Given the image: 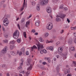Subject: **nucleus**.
Instances as JSON below:
<instances>
[{
    "mask_svg": "<svg viewBox=\"0 0 76 76\" xmlns=\"http://www.w3.org/2000/svg\"><path fill=\"white\" fill-rule=\"evenodd\" d=\"M56 57L57 58H59V55H57L56 56Z\"/></svg>",
    "mask_w": 76,
    "mask_h": 76,
    "instance_id": "nucleus-55",
    "label": "nucleus"
},
{
    "mask_svg": "<svg viewBox=\"0 0 76 76\" xmlns=\"http://www.w3.org/2000/svg\"><path fill=\"white\" fill-rule=\"evenodd\" d=\"M47 3H48V1H47L46 0H43L41 1L40 2V4L42 6H44L46 4H47Z\"/></svg>",
    "mask_w": 76,
    "mask_h": 76,
    "instance_id": "nucleus-4",
    "label": "nucleus"
},
{
    "mask_svg": "<svg viewBox=\"0 0 76 76\" xmlns=\"http://www.w3.org/2000/svg\"><path fill=\"white\" fill-rule=\"evenodd\" d=\"M46 63L45 62H43V65H45Z\"/></svg>",
    "mask_w": 76,
    "mask_h": 76,
    "instance_id": "nucleus-54",
    "label": "nucleus"
},
{
    "mask_svg": "<svg viewBox=\"0 0 76 76\" xmlns=\"http://www.w3.org/2000/svg\"><path fill=\"white\" fill-rule=\"evenodd\" d=\"M39 21H37L35 23V25L36 26H39Z\"/></svg>",
    "mask_w": 76,
    "mask_h": 76,
    "instance_id": "nucleus-9",
    "label": "nucleus"
},
{
    "mask_svg": "<svg viewBox=\"0 0 76 76\" xmlns=\"http://www.w3.org/2000/svg\"><path fill=\"white\" fill-rule=\"evenodd\" d=\"M6 66V64H3L2 65V67H4Z\"/></svg>",
    "mask_w": 76,
    "mask_h": 76,
    "instance_id": "nucleus-52",
    "label": "nucleus"
},
{
    "mask_svg": "<svg viewBox=\"0 0 76 76\" xmlns=\"http://www.w3.org/2000/svg\"><path fill=\"white\" fill-rule=\"evenodd\" d=\"M31 31L33 32V33H35V29H33Z\"/></svg>",
    "mask_w": 76,
    "mask_h": 76,
    "instance_id": "nucleus-44",
    "label": "nucleus"
},
{
    "mask_svg": "<svg viewBox=\"0 0 76 76\" xmlns=\"http://www.w3.org/2000/svg\"><path fill=\"white\" fill-rule=\"evenodd\" d=\"M26 24H27V25H29V23H30V22L29 21H27V22H26Z\"/></svg>",
    "mask_w": 76,
    "mask_h": 76,
    "instance_id": "nucleus-45",
    "label": "nucleus"
},
{
    "mask_svg": "<svg viewBox=\"0 0 76 76\" xmlns=\"http://www.w3.org/2000/svg\"><path fill=\"white\" fill-rule=\"evenodd\" d=\"M19 35V31L17 30H16L15 32L13 33V36L14 38H16V39L18 38Z\"/></svg>",
    "mask_w": 76,
    "mask_h": 76,
    "instance_id": "nucleus-2",
    "label": "nucleus"
},
{
    "mask_svg": "<svg viewBox=\"0 0 76 76\" xmlns=\"http://www.w3.org/2000/svg\"><path fill=\"white\" fill-rule=\"evenodd\" d=\"M21 51L23 53H24L25 51V48L23 47L21 49Z\"/></svg>",
    "mask_w": 76,
    "mask_h": 76,
    "instance_id": "nucleus-29",
    "label": "nucleus"
},
{
    "mask_svg": "<svg viewBox=\"0 0 76 76\" xmlns=\"http://www.w3.org/2000/svg\"><path fill=\"white\" fill-rule=\"evenodd\" d=\"M32 65H31L29 67H28V68L27 69L28 70H31L32 69Z\"/></svg>",
    "mask_w": 76,
    "mask_h": 76,
    "instance_id": "nucleus-13",
    "label": "nucleus"
},
{
    "mask_svg": "<svg viewBox=\"0 0 76 76\" xmlns=\"http://www.w3.org/2000/svg\"><path fill=\"white\" fill-rule=\"evenodd\" d=\"M17 54H19V50H17Z\"/></svg>",
    "mask_w": 76,
    "mask_h": 76,
    "instance_id": "nucleus-58",
    "label": "nucleus"
},
{
    "mask_svg": "<svg viewBox=\"0 0 76 76\" xmlns=\"http://www.w3.org/2000/svg\"><path fill=\"white\" fill-rule=\"evenodd\" d=\"M46 11L48 13H51V8L50 7H47Z\"/></svg>",
    "mask_w": 76,
    "mask_h": 76,
    "instance_id": "nucleus-7",
    "label": "nucleus"
},
{
    "mask_svg": "<svg viewBox=\"0 0 76 76\" xmlns=\"http://www.w3.org/2000/svg\"><path fill=\"white\" fill-rule=\"evenodd\" d=\"M13 48H15V46L14 45H10V50H12L13 49Z\"/></svg>",
    "mask_w": 76,
    "mask_h": 76,
    "instance_id": "nucleus-14",
    "label": "nucleus"
},
{
    "mask_svg": "<svg viewBox=\"0 0 76 76\" xmlns=\"http://www.w3.org/2000/svg\"><path fill=\"white\" fill-rule=\"evenodd\" d=\"M60 44V42H57L56 43V45H58V44Z\"/></svg>",
    "mask_w": 76,
    "mask_h": 76,
    "instance_id": "nucleus-46",
    "label": "nucleus"
},
{
    "mask_svg": "<svg viewBox=\"0 0 76 76\" xmlns=\"http://www.w3.org/2000/svg\"><path fill=\"white\" fill-rule=\"evenodd\" d=\"M25 0H24V3H23V6L25 7Z\"/></svg>",
    "mask_w": 76,
    "mask_h": 76,
    "instance_id": "nucleus-43",
    "label": "nucleus"
},
{
    "mask_svg": "<svg viewBox=\"0 0 76 76\" xmlns=\"http://www.w3.org/2000/svg\"><path fill=\"white\" fill-rule=\"evenodd\" d=\"M43 51L44 53H47V51L45 50H43Z\"/></svg>",
    "mask_w": 76,
    "mask_h": 76,
    "instance_id": "nucleus-42",
    "label": "nucleus"
},
{
    "mask_svg": "<svg viewBox=\"0 0 76 76\" xmlns=\"http://www.w3.org/2000/svg\"><path fill=\"white\" fill-rule=\"evenodd\" d=\"M17 41V42H18L19 43V42H20V39H18Z\"/></svg>",
    "mask_w": 76,
    "mask_h": 76,
    "instance_id": "nucleus-41",
    "label": "nucleus"
},
{
    "mask_svg": "<svg viewBox=\"0 0 76 76\" xmlns=\"http://www.w3.org/2000/svg\"><path fill=\"white\" fill-rule=\"evenodd\" d=\"M11 55H12V56L16 55V53H15V52H14L13 51H11Z\"/></svg>",
    "mask_w": 76,
    "mask_h": 76,
    "instance_id": "nucleus-18",
    "label": "nucleus"
},
{
    "mask_svg": "<svg viewBox=\"0 0 76 76\" xmlns=\"http://www.w3.org/2000/svg\"><path fill=\"white\" fill-rule=\"evenodd\" d=\"M18 69L19 70H21V69H22V67L21 66H20L18 68Z\"/></svg>",
    "mask_w": 76,
    "mask_h": 76,
    "instance_id": "nucleus-33",
    "label": "nucleus"
},
{
    "mask_svg": "<svg viewBox=\"0 0 76 76\" xmlns=\"http://www.w3.org/2000/svg\"><path fill=\"white\" fill-rule=\"evenodd\" d=\"M52 1L53 3H56L58 1V0H52Z\"/></svg>",
    "mask_w": 76,
    "mask_h": 76,
    "instance_id": "nucleus-27",
    "label": "nucleus"
},
{
    "mask_svg": "<svg viewBox=\"0 0 76 76\" xmlns=\"http://www.w3.org/2000/svg\"><path fill=\"white\" fill-rule=\"evenodd\" d=\"M53 28V24L52 23H48L46 26V29L48 30H51Z\"/></svg>",
    "mask_w": 76,
    "mask_h": 76,
    "instance_id": "nucleus-3",
    "label": "nucleus"
},
{
    "mask_svg": "<svg viewBox=\"0 0 76 76\" xmlns=\"http://www.w3.org/2000/svg\"><path fill=\"white\" fill-rule=\"evenodd\" d=\"M24 7H25L23 6L21 8V9L20 10L21 12H22V11H23V10Z\"/></svg>",
    "mask_w": 76,
    "mask_h": 76,
    "instance_id": "nucleus-28",
    "label": "nucleus"
},
{
    "mask_svg": "<svg viewBox=\"0 0 76 76\" xmlns=\"http://www.w3.org/2000/svg\"><path fill=\"white\" fill-rule=\"evenodd\" d=\"M21 62L20 63V65L21 66L23 65V59H21L20 60Z\"/></svg>",
    "mask_w": 76,
    "mask_h": 76,
    "instance_id": "nucleus-12",
    "label": "nucleus"
},
{
    "mask_svg": "<svg viewBox=\"0 0 76 76\" xmlns=\"http://www.w3.org/2000/svg\"><path fill=\"white\" fill-rule=\"evenodd\" d=\"M49 49L51 51H53L54 50V48L52 46H50L49 48Z\"/></svg>",
    "mask_w": 76,
    "mask_h": 76,
    "instance_id": "nucleus-17",
    "label": "nucleus"
},
{
    "mask_svg": "<svg viewBox=\"0 0 76 76\" xmlns=\"http://www.w3.org/2000/svg\"><path fill=\"white\" fill-rule=\"evenodd\" d=\"M31 4L32 6H35V1H33L32 2Z\"/></svg>",
    "mask_w": 76,
    "mask_h": 76,
    "instance_id": "nucleus-26",
    "label": "nucleus"
},
{
    "mask_svg": "<svg viewBox=\"0 0 76 76\" xmlns=\"http://www.w3.org/2000/svg\"><path fill=\"white\" fill-rule=\"evenodd\" d=\"M65 16H66L65 15L62 14L61 16H60V18H61L62 19H64V18H65Z\"/></svg>",
    "mask_w": 76,
    "mask_h": 76,
    "instance_id": "nucleus-10",
    "label": "nucleus"
},
{
    "mask_svg": "<svg viewBox=\"0 0 76 76\" xmlns=\"http://www.w3.org/2000/svg\"><path fill=\"white\" fill-rule=\"evenodd\" d=\"M6 76H10V75L8 73H7L6 74Z\"/></svg>",
    "mask_w": 76,
    "mask_h": 76,
    "instance_id": "nucleus-53",
    "label": "nucleus"
},
{
    "mask_svg": "<svg viewBox=\"0 0 76 76\" xmlns=\"http://www.w3.org/2000/svg\"><path fill=\"white\" fill-rule=\"evenodd\" d=\"M26 73V72L25 71H22V73Z\"/></svg>",
    "mask_w": 76,
    "mask_h": 76,
    "instance_id": "nucleus-56",
    "label": "nucleus"
},
{
    "mask_svg": "<svg viewBox=\"0 0 76 76\" xmlns=\"http://www.w3.org/2000/svg\"><path fill=\"white\" fill-rule=\"evenodd\" d=\"M59 55H60L61 56H64V54L62 53V52H59Z\"/></svg>",
    "mask_w": 76,
    "mask_h": 76,
    "instance_id": "nucleus-19",
    "label": "nucleus"
},
{
    "mask_svg": "<svg viewBox=\"0 0 76 76\" xmlns=\"http://www.w3.org/2000/svg\"><path fill=\"white\" fill-rule=\"evenodd\" d=\"M39 41L40 42H44V40L42 39V38L40 37L39 39Z\"/></svg>",
    "mask_w": 76,
    "mask_h": 76,
    "instance_id": "nucleus-22",
    "label": "nucleus"
},
{
    "mask_svg": "<svg viewBox=\"0 0 76 76\" xmlns=\"http://www.w3.org/2000/svg\"><path fill=\"white\" fill-rule=\"evenodd\" d=\"M15 42L14 40L12 41V42H10V44H15Z\"/></svg>",
    "mask_w": 76,
    "mask_h": 76,
    "instance_id": "nucleus-31",
    "label": "nucleus"
},
{
    "mask_svg": "<svg viewBox=\"0 0 76 76\" xmlns=\"http://www.w3.org/2000/svg\"><path fill=\"white\" fill-rule=\"evenodd\" d=\"M26 75L27 76H28L29 75H30V72L29 71H28V72H26Z\"/></svg>",
    "mask_w": 76,
    "mask_h": 76,
    "instance_id": "nucleus-21",
    "label": "nucleus"
},
{
    "mask_svg": "<svg viewBox=\"0 0 76 76\" xmlns=\"http://www.w3.org/2000/svg\"><path fill=\"white\" fill-rule=\"evenodd\" d=\"M31 51H32L34 49H37V47L35 46V45H34L32 47H31Z\"/></svg>",
    "mask_w": 76,
    "mask_h": 76,
    "instance_id": "nucleus-8",
    "label": "nucleus"
},
{
    "mask_svg": "<svg viewBox=\"0 0 76 76\" xmlns=\"http://www.w3.org/2000/svg\"><path fill=\"white\" fill-rule=\"evenodd\" d=\"M37 9L38 11H39V6L37 5Z\"/></svg>",
    "mask_w": 76,
    "mask_h": 76,
    "instance_id": "nucleus-34",
    "label": "nucleus"
},
{
    "mask_svg": "<svg viewBox=\"0 0 76 76\" xmlns=\"http://www.w3.org/2000/svg\"><path fill=\"white\" fill-rule=\"evenodd\" d=\"M74 42L76 44V39L74 40Z\"/></svg>",
    "mask_w": 76,
    "mask_h": 76,
    "instance_id": "nucleus-63",
    "label": "nucleus"
},
{
    "mask_svg": "<svg viewBox=\"0 0 76 76\" xmlns=\"http://www.w3.org/2000/svg\"><path fill=\"white\" fill-rule=\"evenodd\" d=\"M68 43L69 44H72V39H70L69 40Z\"/></svg>",
    "mask_w": 76,
    "mask_h": 76,
    "instance_id": "nucleus-25",
    "label": "nucleus"
},
{
    "mask_svg": "<svg viewBox=\"0 0 76 76\" xmlns=\"http://www.w3.org/2000/svg\"><path fill=\"white\" fill-rule=\"evenodd\" d=\"M67 76H72V75L71 74H68L67 75Z\"/></svg>",
    "mask_w": 76,
    "mask_h": 76,
    "instance_id": "nucleus-60",
    "label": "nucleus"
},
{
    "mask_svg": "<svg viewBox=\"0 0 76 76\" xmlns=\"http://www.w3.org/2000/svg\"><path fill=\"white\" fill-rule=\"evenodd\" d=\"M59 9H63V5H60L59 7Z\"/></svg>",
    "mask_w": 76,
    "mask_h": 76,
    "instance_id": "nucleus-30",
    "label": "nucleus"
},
{
    "mask_svg": "<svg viewBox=\"0 0 76 76\" xmlns=\"http://www.w3.org/2000/svg\"><path fill=\"white\" fill-rule=\"evenodd\" d=\"M49 34L48 33H46L45 34V37H47L48 36Z\"/></svg>",
    "mask_w": 76,
    "mask_h": 76,
    "instance_id": "nucleus-23",
    "label": "nucleus"
},
{
    "mask_svg": "<svg viewBox=\"0 0 76 76\" xmlns=\"http://www.w3.org/2000/svg\"><path fill=\"white\" fill-rule=\"evenodd\" d=\"M69 73H70V70L69 69H66L65 71V74Z\"/></svg>",
    "mask_w": 76,
    "mask_h": 76,
    "instance_id": "nucleus-15",
    "label": "nucleus"
},
{
    "mask_svg": "<svg viewBox=\"0 0 76 76\" xmlns=\"http://www.w3.org/2000/svg\"><path fill=\"white\" fill-rule=\"evenodd\" d=\"M73 64H74V66H76V62L75 61H72Z\"/></svg>",
    "mask_w": 76,
    "mask_h": 76,
    "instance_id": "nucleus-24",
    "label": "nucleus"
},
{
    "mask_svg": "<svg viewBox=\"0 0 76 76\" xmlns=\"http://www.w3.org/2000/svg\"><path fill=\"white\" fill-rule=\"evenodd\" d=\"M38 34V33H34V35H37Z\"/></svg>",
    "mask_w": 76,
    "mask_h": 76,
    "instance_id": "nucleus-59",
    "label": "nucleus"
},
{
    "mask_svg": "<svg viewBox=\"0 0 76 76\" xmlns=\"http://www.w3.org/2000/svg\"><path fill=\"white\" fill-rule=\"evenodd\" d=\"M8 48L6 46H5L4 48L1 51L2 53L3 54H6L7 53V50Z\"/></svg>",
    "mask_w": 76,
    "mask_h": 76,
    "instance_id": "nucleus-6",
    "label": "nucleus"
},
{
    "mask_svg": "<svg viewBox=\"0 0 76 76\" xmlns=\"http://www.w3.org/2000/svg\"><path fill=\"white\" fill-rule=\"evenodd\" d=\"M3 41L5 43H7L8 42V40H4Z\"/></svg>",
    "mask_w": 76,
    "mask_h": 76,
    "instance_id": "nucleus-35",
    "label": "nucleus"
},
{
    "mask_svg": "<svg viewBox=\"0 0 76 76\" xmlns=\"http://www.w3.org/2000/svg\"><path fill=\"white\" fill-rule=\"evenodd\" d=\"M30 64V63H29V62L28 61L26 63L27 66H29Z\"/></svg>",
    "mask_w": 76,
    "mask_h": 76,
    "instance_id": "nucleus-36",
    "label": "nucleus"
},
{
    "mask_svg": "<svg viewBox=\"0 0 76 76\" xmlns=\"http://www.w3.org/2000/svg\"><path fill=\"white\" fill-rule=\"evenodd\" d=\"M25 21V19L24 18H23L21 20V23H22L23 22Z\"/></svg>",
    "mask_w": 76,
    "mask_h": 76,
    "instance_id": "nucleus-37",
    "label": "nucleus"
},
{
    "mask_svg": "<svg viewBox=\"0 0 76 76\" xmlns=\"http://www.w3.org/2000/svg\"><path fill=\"white\" fill-rule=\"evenodd\" d=\"M56 70H58L59 69V66H57L56 68Z\"/></svg>",
    "mask_w": 76,
    "mask_h": 76,
    "instance_id": "nucleus-51",
    "label": "nucleus"
},
{
    "mask_svg": "<svg viewBox=\"0 0 76 76\" xmlns=\"http://www.w3.org/2000/svg\"><path fill=\"white\" fill-rule=\"evenodd\" d=\"M19 76H22V74H19Z\"/></svg>",
    "mask_w": 76,
    "mask_h": 76,
    "instance_id": "nucleus-64",
    "label": "nucleus"
},
{
    "mask_svg": "<svg viewBox=\"0 0 76 76\" xmlns=\"http://www.w3.org/2000/svg\"><path fill=\"white\" fill-rule=\"evenodd\" d=\"M71 50L73 51H75V48H74L73 47H71Z\"/></svg>",
    "mask_w": 76,
    "mask_h": 76,
    "instance_id": "nucleus-32",
    "label": "nucleus"
},
{
    "mask_svg": "<svg viewBox=\"0 0 76 76\" xmlns=\"http://www.w3.org/2000/svg\"><path fill=\"white\" fill-rule=\"evenodd\" d=\"M0 3L1 4H4V2H3V1H2Z\"/></svg>",
    "mask_w": 76,
    "mask_h": 76,
    "instance_id": "nucleus-62",
    "label": "nucleus"
},
{
    "mask_svg": "<svg viewBox=\"0 0 76 76\" xmlns=\"http://www.w3.org/2000/svg\"><path fill=\"white\" fill-rule=\"evenodd\" d=\"M26 55H27V56L29 55V52H28V51L26 52Z\"/></svg>",
    "mask_w": 76,
    "mask_h": 76,
    "instance_id": "nucleus-50",
    "label": "nucleus"
},
{
    "mask_svg": "<svg viewBox=\"0 0 76 76\" xmlns=\"http://www.w3.org/2000/svg\"><path fill=\"white\" fill-rule=\"evenodd\" d=\"M17 26H18V28L20 30V26L19 25V24H18L17 25Z\"/></svg>",
    "mask_w": 76,
    "mask_h": 76,
    "instance_id": "nucleus-40",
    "label": "nucleus"
},
{
    "mask_svg": "<svg viewBox=\"0 0 76 76\" xmlns=\"http://www.w3.org/2000/svg\"><path fill=\"white\" fill-rule=\"evenodd\" d=\"M50 57H48L46 58V60H50Z\"/></svg>",
    "mask_w": 76,
    "mask_h": 76,
    "instance_id": "nucleus-57",
    "label": "nucleus"
},
{
    "mask_svg": "<svg viewBox=\"0 0 76 76\" xmlns=\"http://www.w3.org/2000/svg\"><path fill=\"white\" fill-rule=\"evenodd\" d=\"M56 21L57 22H59V21H61V18H60V17L57 18L56 19Z\"/></svg>",
    "mask_w": 76,
    "mask_h": 76,
    "instance_id": "nucleus-16",
    "label": "nucleus"
},
{
    "mask_svg": "<svg viewBox=\"0 0 76 76\" xmlns=\"http://www.w3.org/2000/svg\"><path fill=\"white\" fill-rule=\"evenodd\" d=\"M64 32V30L62 29L60 33L61 34H63Z\"/></svg>",
    "mask_w": 76,
    "mask_h": 76,
    "instance_id": "nucleus-38",
    "label": "nucleus"
},
{
    "mask_svg": "<svg viewBox=\"0 0 76 76\" xmlns=\"http://www.w3.org/2000/svg\"><path fill=\"white\" fill-rule=\"evenodd\" d=\"M3 8H5V7H6V5L4 4L3 5Z\"/></svg>",
    "mask_w": 76,
    "mask_h": 76,
    "instance_id": "nucleus-48",
    "label": "nucleus"
},
{
    "mask_svg": "<svg viewBox=\"0 0 76 76\" xmlns=\"http://www.w3.org/2000/svg\"><path fill=\"white\" fill-rule=\"evenodd\" d=\"M64 10L65 11H66V10H67V8L66 7H64Z\"/></svg>",
    "mask_w": 76,
    "mask_h": 76,
    "instance_id": "nucleus-39",
    "label": "nucleus"
},
{
    "mask_svg": "<svg viewBox=\"0 0 76 76\" xmlns=\"http://www.w3.org/2000/svg\"><path fill=\"white\" fill-rule=\"evenodd\" d=\"M74 35L75 37H76V33H74Z\"/></svg>",
    "mask_w": 76,
    "mask_h": 76,
    "instance_id": "nucleus-61",
    "label": "nucleus"
},
{
    "mask_svg": "<svg viewBox=\"0 0 76 76\" xmlns=\"http://www.w3.org/2000/svg\"><path fill=\"white\" fill-rule=\"evenodd\" d=\"M66 21L68 22V23H70V20L68 18H67V20H66Z\"/></svg>",
    "mask_w": 76,
    "mask_h": 76,
    "instance_id": "nucleus-49",
    "label": "nucleus"
},
{
    "mask_svg": "<svg viewBox=\"0 0 76 76\" xmlns=\"http://www.w3.org/2000/svg\"><path fill=\"white\" fill-rule=\"evenodd\" d=\"M58 50V52H62L63 51V48L61 47L59 48Z\"/></svg>",
    "mask_w": 76,
    "mask_h": 76,
    "instance_id": "nucleus-11",
    "label": "nucleus"
},
{
    "mask_svg": "<svg viewBox=\"0 0 76 76\" xmlns=\"http://www.w3.org/2000/svg\"><path fill=\"white\" fill-rule=\"evenodd\" d=\"M3 22L4 23H5V24H4V26H7L9 25V20L7 19V18H5L4 19V20L3 21Z\"/></svg>",
    "mask_w": 76,
    "mask_h": 76,
    "instance_id": "nucleus-5",
    "label": "nucleus"
},
{
    "mask_svg": "<svg viewBox=\"0 0 76 76\" xmlns=\"http://www.w3.org/2000/svg\"><path fill=\"white\" fill-rule=\"evenodd\" d=\"M18 54H19V55L20 56H21V55H22V52L20 51V52Z\"/></svg>",
    "mask_w": 76,
    "mask_h": 76,
    "instance_id": "nucleus-47",
    "label": "nucleus"
},
{
    "mask_svg": "<svg viewBox=\"0 0 76 76\" xmlns=\"http://www.w3.org/2000/svg\"><path fill=\"white\" fill-rule=\"evenodd\" d=\"M23 35L24 37L25 38H26L27 37H26V32H25L23 33Z\"/></svg>",
    "mask_w": 76,
    "mask_h": 76,
    "instance_id": "nucleus-20",
    "label": "nucleus"
},
{
    "mask_svg": "<svg viewBox=\"0 0 76 76\" xmlns=\"http://www.w3.org/2000/svg\"><path fill=\"white\" fill-rule=\"evenodd\" d=\"M38 51H40V53L41 54H42L44 53L43 50H42V49H43L44 47H43V45L41 44H37Z\"/></svg>",
    "mask_w": 76,
    "mask_h": 76,
    "instance_id": "nucleus-1",
    "label": "nucleus"
}]
</instances>
